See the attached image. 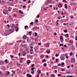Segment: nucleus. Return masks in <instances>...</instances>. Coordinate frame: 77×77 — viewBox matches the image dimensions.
<instances>
[{
	"label": "nucleus",
	"mask_w": 77,
	"mask_h": 77,
	"mask_svg": "<svg viewBox=\"0 0 77 77\" xmlns=\"http://www.w3.org/2000/svg\"><path fill=\"white\" fill-rule=\"evenodd\" d=\"M71 63H74L75 62V59L73 58L71 59Z\"/></svg>",
	"instance_id": "f257e3e1"
},
{
	"label": "nucleus",
	"mask_w": 77,
	"mask_h": 77,
	"mask_svg": "<svg viewBox=\"0 0 77 77\" xmlns=\"http://www.w3.org/2000/svg\"><path fill=\"white\" fill-rule=\"evenodd\" d=\"M60 58L61 60H64V59H65V56L63 55H61V56L60 57Z\"/></svg>",
	"instance_id": "f03ea898"
},
{
	"label": "nucleus",
	"mask_w": 77,
	"mask_h": 77,
	"mask_svg": "<svg viewBox=\"0 0 77 77\" xmlns=\"http://www.w3.org/2000/svg\"><path fill=\"white\" fill-rule=\"evenodd\" d=\"M11 27L13 28H15V25H14V24H12L11 25Z\"/></svg>",
	"instance_id": "7ed1b4c3"
},
{
	"label": "nucleus",
	"mask_w": 77,
	"mask_h": 77,
	"mask_svg": "<svg viewBox=\"0 0 77 77\" xmlns=\"http://www.w3.org/2000/svg\"><path fill=\"white\" fill-rule=\"evenodd\" d=\"M50 45V43H46L45 45V46L47 47H49V45Z\"/></svg>",
	"instance_id": "20e7f679"
},
{
	"label": "nucleus",
	"mask_w": 77,
	"mask_h": 77,
	"mask_svg": "<svg viewBox=\"0 0 77 77\" xmlns=\"http://www.w3.org/2000/svg\"><path fill=\"white\" fill-rule=\"evenodd\" d=\"M26 76L28 77H32V75H31L30 74H26Z\"/></svg>",
	"instance_id": "39448f33"
},
{
	"label": "nucleus",
	"mask_w": 77,
	"mask_h": 77,
	"mask_svg": "<svg viewBox=\"0 0 77 77\" xmlns=\"http://www.w3.org/2000/svg\"><path fill=\"white\" fill-rule=\"evenodd\" d=\"M26 52L24 51L23 53V56H26Z\"/></svg>",
	"instance_id": "423d86ee"
},
{
	"label": "nucleus",
	"mask_w": 77,
	"mask_h": 77,
	"mask_svg": "<svg viewBox=\"0 0 77 77\" xmlns=\"http://www.w3.org/2000/svg\"><path fill=\"white\" fill-rule=\"evenodd\" d=\"M58 7H60V8H62V5L61 3H60L59 5H58Z\"/></svg>",
	"instance_id": "0eeeda50"
},
{
	"label": "nucleus",
	"mask_w": 77,
	"mask_h": 77,
	"mask_svg": "<svg viewBox=\"0 0 77 77\" xmlns=\"http://www.w3.org/2000/svg\"><path fill=\"white\" fill-rule=\"evenodd\" d=\"M15 29H16V32H18V30H19V29H18V28L16 26L15 27Z\"/></svg>",
	"instance_id": "6e6552de"
},
{
	"label": "nucleus",
	"mask_w": 77,
	"mask_h": 77,
	"mask_svg": "<svg viewBox=\"0 0 77 77\" xmlns=\"http://www.w3.org/2000/svg\"><path fill=\"white\" fill-rule=\"evenodd\" d=\"M15 29H16V32H18V30H19V29H18V28L16 26L15 27Z\"/></svg>",
	"instance_id": "1a4fd4ad"
},
{
	"label": "nucleus",
	"mask_w": 77,
	"mask_h": 77,
	"mask_svg": "<svg viewBox=\"0 0 77 77\" xmlns=\"http://www.w3.org/2000/svg\"><path fill=\"white\" fill-rule=\"evenodd\" d=\"M26 38H27V36H26V35H25L23 36V39H26Z\"/></svg>",
	"instance_id": "9d476101"
},
{
	"label": "nucleus",
	"mask_w": 77,
	"mask_h": 77,
	"mask_svg": "<svg viewBox=\"0 0 77 77\" xmlns=\"http://www.w3.org/2000/svg\"><path fill=\"white\" fill-rule=\"evenodd\" d=\"M3 13L5 15H6V14H7V12H6V11H3Z\"/></svg>",
	"instance_id": "9b49d317"
},
{
	"label": "nucleus",
	"mask_w": 77,
	"mask_h": 77,
	"mask_svg": "<svg viewBox=\"0 0 77 77\" xmlns=\"http://www.w3.org/2000/svg\"><path fill=\"white\" fill-rule=\"evenodd\" d=\"M41 72V71H40V70H39L37 71L38 74H40Z\"/></svg>",
	"instance_id": "f8f14e48"
},
{
	"label": "nucleus",
	"mask_w": 77,
	"mask_h": 77,
	"mask_svg": "<svg viewBox=\"0 0 77 77\" xmlns=\"http://www.w3.org/2000/svg\"><path fill=\"white\" fill-rule=\"evenodd\" d=\"M9 32L11 33H12L13 32V30L12 29H9Z\"/></svg>",
	"instance_id": "ddd939ff"
},
{
	"label": "nucleus",
	"mask_w": 77,
	"mask_h": 77,
	"mask_svg": "<svg viewBox=\"0 0 77 77\" xmlns=\"http://www.w3.org/2000/svg\"><path fill=\"white\" fill-rule=\"evenodd\" d=\"M65 7L66 9H67V4H65Z\"/></svg>",
	"instance_id": "4468645a"
},
{
	"label": "nucleus",
	"mask_w": 77,
	"mask_h": 77,
	"mask_svg": "<svg viewBox=\"0 0 77 77\" xmlns=\"http://www.w3.org/2000/svg\"><path fill=\"white\" fill-rule=\"evenodd\" d=\"M51 77H55V75H54L53 74L51 75Z\"/></svg>",
	"instance_id": "2eb2a0df"
},
{
	"label": "nucleus",
	"mask_w": 77,
	"mask_h": 77,
	"mask_svg": "<svg viewBox=\"0 0 77 77\" xmlns=\"http://www.w3.org/2000/svg\"><path fill=\"white\" fill-rule=\"evenodd\" d=\"M12 72L13 74H15V71L12 70Z\"/></svg>",
	"instance_id": "dca6fc26"
},
{
	"label": "nucleus",
	"mask_w": 77,
	"mask_h": 77,
	"mask_svg": "<svg viewBox=\"0 0 77 77\" xmlns=\"http://www.w3.org/2000/svg\"><path fill=\"white\" fill-rule=\"evenodd\" d=\"M5 63H8V60H5Z\"/></svg>",
	"instance_id": "f3484780"
},
{
	"label": "nucleus",
	"mask_w": 77,
	"mask_h": 77,
	"mask_svg": "<svg viewBox=\"0 0 77 77\" xmlns=\"http://www.w3.org/2000/svg\"><path fill=\"white\" fill-rule=\"evenodd\" d=\"M34 29L35 30H38V28L37 27H35L34 28Z\"/></svg>",
	"instance_id": "a211bd4d"
},
{
	"label": "nucleus",
	"mask_w": 77,
	"mask_h": 77,
	"mask_svg": "<svg viewBox=\"0 0 77 77\" xmlns=\"http://www.w3.org/2000/svg\"><path fill=\"white\" fill-rule=\"evenodd\" d=\"M68 36H69V35L68 34H66L65 35V36L66 38H68Z\"/></svg>",
	"instance_id": "6ab92c4d"
},
{
	"label": "nucleus",
	"mask_w": 77,
	"mask_h": 77,
	"mask_svg": "<svg viewBox=\"0 0 77 77\" xmlns=\"http://www.w3.org/2000/svg\"><path fill=\"white\" fill-rule=\"evenodd\" d=\"M47 2L48 3H50L51 2V1L50 0H48Z\"/></svg>",
	"instance_id": "aec40b11"
},
{
	"label": "nucleus",
	"mask_w": 77,
	"mask_h": 77,
	"mask_svg": "<svg viewBox=\"0 0 77 77\" xmlns=\"http://www.w3.org/2000/svg\"><path fill=\"white\" fill-rule=\"evenodd\" d=\"M31 74H34V72H34V71H31Z\"/></svg>",
	"instance_id": "412c9836"
},
{
	"label": "nucleus",
	"mask_w": 77,
	"mask_h": 77,
	"mask_svg": "<svg viewBox=\"0 0 77 77\" xmlns=\"http://www.w3.org/2000/svg\"><path fill=\"white\" fill-rule=\"evenodd\" d=\"M60 39L61 40H63V37H62V36H61L60 37Z\"/></svg>",
	"instance_id": "4be33fe9"
},
{
	"label": "nucleus",
	"mask_w": 77,
	"mask_h": 77,
	"mask_svg": "<svg viewBox=\"0 0 77 77\" xmlns=\"http://www.w3.org/2000/svg\"><path fill=\"white\" fill-rule=\"evenodd\" d=\"M67 32V30H64V32H65V33H66Z\"/></svg>",
	"instance_id": "5701e85b"
},
{
	"label": "nucleus",
	"mask_w": 77,
	"mask_h": 77,
	"mask_svg": "<svg viewBox=\"0 0 77 77\" xmlns=\"http://www.w3.org/2000/svg\"><path fill=\"white\" fill-rule=\"evenodd\" d=\"M44 66H45V67H46V66H47V63H44Z\"/></svg>",
	"instance_id": "b1692460"
},
{
	"label": "nucleus",
	"mask_w": 77,
	"mask_h": 77,
	"mask_svg": "<svg viewBox=\"0 0 77 77\" xmlns=\"http://www.w3.org/2000/svg\"><path fill=\"white\" fill-rule=\"evenodd\" d=\"M27 27H28V26H25L24 28L25 29H26V28H27Z\"/></svg>",
	"instance_id": "393cba45"
},
{
	"label": "nucleus",
	"mask_w": 77,
	"mask_h": 77,
	"mask_svg": "<svg viewBox=\"0 0 77 77\" xmlns=\"http://www.w3.org/2000/svg\"><path fill=\"white\" fill-rule=\"evenodd\" d=\"M33 22H31V23H30V24H31V25H33Z\"/></svg>",
	"instance_id": "a878e982"
},
{
	"label": "nucleus",
	"mask_w": 77,
	"mask_h": 77,
	"mask_svg": "<svg viewBox=\"0 0 77 77\" xmlns=\"http://www.w3.org/2000/svg\"><path fill=\"white\" fill-rule=\"evenodd\" d=\"M45 60H46L45 59L43 60H42V62H45Z\"/></svg>",
	"instance_id": "bb28decb"
},
{
	"label": "nucleus",
	"mask_w": 77,
	"mask_h": 77,
	"mask_svg": "<svg viewBox=\"0 0 77 77\" xmlns=\"http://www.w3.org/2000/svg\"><path fill=\"white\" fill-rule=\"evenodd\" d=\"M47 53L48 54H49L50 53V51H47Z\"/></svg>",
	"instance_id": "cd10ccee"
},
{
	"label": "nucleus",
	"mask_w": 77,
	"mask_h": 77,
	"mask_svg": "<svg viewBox=\"0 0 77 77\" xmlns=\"http://www.w3.org/2000/svg\"><path fill=\"white\" fill-rule=\"evenodd\" d=\"M64 64V63L63 62L61 64V65L62 66H63V65Z\"/></svg>",
	"instance_id": "c85d7f7f"
},
{
	"label": "nucleus",
	"mask_w": 77,
	"mask_h": 77,
	"mask_svg": "<svg viewBox=\"0 0 77 77\" xmlns=\"http://www.w3.org/2000/svg\"><path fill=\"white\" fill-rule=\"evenodd\" d=\"M10 57H11L12 58H14V56L12 55H10Z\"/></svg>",
	"instance_id": "c756f323"
},
{
	"label": "nucleus",
	"mask_w": 77,
	"mask_h": 77,
	"mask_svg": "<svg viewBox=\"0 0 77 77\" xmlns=\"http://www.w3.org/2000/svg\"><path fill=\"white\" fill-rule=\"evenodd\" d=\"M35 36H37V33L36 32L35 33Z\"/></svg>",
	"instance_id": "7c9ffc66"
},
{
	"label": "nucleus",
	"mask_w": 77,
	"mask_h": 77,
	"mask_svg": "<svg viewBox=\"0 0 77 77\" xmlns=\"http://www.w3.org/2000/svg\"><path fill=\"white\" fill-rule=\"evenodd\" d=\"M31 69L32 71H33L34 70V68H32Z\"/></svg>",
	"instance_id": "2f4dec72"
},
{
	"label": "nucleus",
	"mask_w": 77,
	"mask_h": 77,
	"mask_svg": "<svg viewBox=\"0 0 77 77\" xmlns=\"http://www.w3.org/2000/svg\"><path fill=\"white\" fill-rule=\"evenodd\" d=\"M30 51H33V49H30Z\"/></svg>",
	"instance_id": "473e14b6"
},
{
	"label": "nucleus",
	"mask_w": 77,
	"mask_h": 77,
	"mask_svg": "<svg viewBox=\"0 0 77 77\" xmlns=\"http://www.w3.org/2000/svg\"><path fill=\"white\" fill-rule=\"evenodd\" d=\"M1 63L2 64H3V63H4V61H1Z\"/></svg>",
	"instance_id": "72a5a7b5"
},
{
	"label": "nucleus",
	"mask_w": 77,
	"mask_h": 77,
	"mask_svg": "<svg viewBox=\"0 0 77 77\" xmlns=\"http://www.w3.org/2000/svg\"><path fill=\"white\" fill-rule=\"evenodd\" d=\"M63 46V45L62 44H61L60 45V46Z\"/></svg>",
	"instance_id": "f704fd0d"
},
{
	"label": "nucleus",
	"mask_w": 77,
	"mask_h": 77,
	"mask_svg": "<svg viewBox=\"0 0 77 77\" xmlns=\"http://www.w3.org/2000/svg\"><path fill=\"white\" fill-rule=\"evenodd\" d=\"M35 22L36 23H38V20H35Z\"/></svg>",
	"instance_id": "c9c22d12"
},
{
	"label": "nucleus",
	"mask_w": 77,
	"mask_h": 77,
	"mask_svg": "<svg viewBox=\"0 0 77 77\" xmlns=\"http://www.w3.org/2000/svg\"><path fill=\"white\" fill-rule=\"evenodd\" d=\"M70 55L71 56H72V53H70Z\"/></svg>",
	"instance_id": "e433bc0d"
},
{
	"label": "nucleus",
	"mask_w": 77,
	"mask_h": 77,
	"mask_svg": "<svg viewBox=\"0 0 77 77\" xmlns=\"http://www.w3.org/2000/svg\"><path fill=\"white\" fill-rule=\"evenodd\" d=\"M75 40H76V41H77V36H75Z\"/></svg>",
	"instance_id": "4c0bfd02"
},
{
	"label": "nucleus",
	"mask_w": 77,
	"mask_h": 77,
	"mask_svg": "<svg viewBox=\"0 0 77 77\" xmlns=\"http://www.w3.org/2000/svg\"><path fill=\"white\" fill-rule=\"evenodd\" d=\"M58 76H61V77H62V76L59 74H58Z\"/></svg>",
	"instance_id": "58836bf2"
},
{
	"label": "nucleus",
	"mask_w": 77,
	"mask_h": 77,
	"mask_svg": "<svg viewBox=\"0 0 77 77\" xmlns=\"http://www.w3.org/2000/svg\"><path fill=\"white\" fill-rule=\"evenodd\" d=\"M34 64H32L31 66V67H33L34 66Z\"/></svg>",
	"instance_id": "ea45409f"
},
{
	"label": "nucleus",
	"mask_w": 77,
	"mask_h": 77,
	"mask_svg": "<svg viewBox=\"0 0 77 77\" xmlns=\"http://www.w3.org/2000/svg\"><path fill=\"white\" fill-rule=\"evenodd\" d=\"M69 42L70 43H71V44H72V41H69Z\"/></svg>",
	"instance_id": "a19ab883"
},
{
	"label": "nucleus",
	"mask_w": 77,
	"mask_h": 77,
	"mask_svg": "<svg viewBox=\"0 0 77 77\" xmlns=\"http://www.w3.org/2000/svg\"><path fill=\"white\" fill-rule=\"evenodd\" d=\"M7 26H8V28H10V26H9V24L7 25Z\"/></svg>",
	"instance_id": "79ce46f5"
},
{
	"label": "nucleus",
	"mask_w": 77,
	"mask_h": 77,
	"mask_svg": "<svg viewBox=\"0 0 77 77\" xmlns=\"http://www.w3.org/2000/svg\"><path fill=\"white\" fill-rule=\"evenodd\" d=\"M63 2H65L66 3V1L65 0H63Z\"/></svg>",
	"instance_id": "37998d69"
},
{
	"label": "nucleus",
	"mask_w": 77,
	"mask_h": 77,
	"mask_svg": "<svg viewBox=\"0 0 77 77\" xmlns=\"http://www.w3.org/2000/svg\"><path fill=\"white\" fill-rule=\"evenodd\" d=\"M30 63V61H28L27 62V63H28V64Z\"/></svg>",
	"instance_id": "c03bdc74"
},
{
	"label": "nucleus",
	"mask_w": 77,
	"mask_h": 77,
	"mask_svg": "<svg viewBox=\"0 0 77 77\" xmlns=\"http://www.w3.org/2000/svg\"><path fill=\"white\" fill-rule=\"evenodd\" d=\"M60 65H61V64H60V63H59L58 64V66H60Z\"/></svg>",
	"instance_id": "a18cd8bd"
},
{
	"label": "nucleus",
	"mask_w": 77,
	"mask_h": 77,
	"mask_svg": "<svg viewBox=\"0 0 77 77\" xmlns=\"http://www.w3.org/2000/svg\"><path fill=\"white\" fill-rule=\"evenodd\" d=\"M55 56H56V57H58V54H56V55H55Z\"/></svg>",
	"instance_id": "49530a36"
},
{
	"label": "nucleus",
	"mask_w": 77,
	"mask_h": 77,
	"mask_svg": "<svg viewBox=\"0 0 77 77\" xmlns=\"http://www.w3.org/2000/svg\"><path fill=\"white\" fill-rule=\"evenodd\" d=\"M39 74H38L37 77H39Z\"/></svg>",
	"instance_id": "de8ad7c7"
},
{
	"label": "nucleus",
	"mask_w": 77,
	"mask_h": 77,
	"mask_svg": "<svg viewBox=\"0 0 77 77\" xmlns=\"http://www.w3.org/2000/svg\"><path fill=\"white\" fill-rule=\"evenodd\" d=\"M23 8H26V6L24 5V6H23Z\"/></svg>",
	"instance_id": "09e8293b"
},
{
	"label": "nucleus",
	"mask_w": 77,
	"mask_h": 77,
	"mask_svg": "<svg viewBox=\"0 0 77 77\" xmlns=\"http://www.w3.org/2000/svg\"><path fill=\"white\" fill-rule=\"evenodd\" d=\"M28 2L29 3H30V0L28 1Z\"/></svg>",
	"instance_id": "8fccbe9b"
},
{
	"label": "nucleus",
	"mask_w": 77,
	"mask_h": 77,
	"mask_svg": "<svg viewBox=\"0 0 77 77\" xmlns=\"http://www.w3.org/2000/svg\"><path fill=\"white\" fill-rule=\"evenodd\" d=\"M37 18H39V15H37Z\"/></svg>",
	"instance_id": "3c124183"
},
{
	"label": "nucleus",
	"mask_w": 77,
	"mask_h": 77,
	"mask_svg": "<svg viewBox=\"0 0 77 77\" xmlns=\"http://www.w3.org/2000/svg\"><path fill=\"white\" fill-rule=\"evenodd\" d=\"M58 60V59H56V60H55V61H56V62H57Z\"/></svg>",
	"instance_id": "603ef678"
},
{
	"label": "nucleus",
	"mask_w": 77,
	"mask_h": 77,
	"mask_svg": "<svg viewBox=\"0 0 77 77\" xmlns=\"http://www.w3.org/2000/svg\"><path fill=\"white\" fill-rule=\"evenodd\" d=\"M38 45H41V43H38Z\"/></svg>",
	"instance_id": "864d4df0"
},
{
	"label": "nucleus",
	"mask_w": 77,
	"mask_h": 77,
	"mask_svg": "<svg viewBox=\"0 0 77 77\" xmlns=\"http://www.w3.org/2000/svg\"><path fill=\"white\" fill-rule=\"evenodd\" d=\"M7 72L8 73V74H9L10 73V72L9 71H7Z\"/></svg>",
	"instance_id": "5fc2aeb1"
},
{
	"label": "nucleus",
	"mask_w": 77,
	"mask_h": 77,
	"mask_svg": "<svg viewBox=\"0 0 77 77\" xmlns=\"http://www.w3.org/2000/svg\"><path fill=\"white\" fill-rule=\"evenodd\" d=\"M14 17H16V14H14Z\"/></svg>",
	"instance_id": "6e6d98bb"
},
{
	"label": "nucleus",
	"mask_w": 77,
	"mask_h": 77,
	"mask_svg": "<svg viewBox=\"0 0 77 77\" xmlns=\"http://www.w3.org/2000/svg\"><path fill=\"white\" fill-rule=\"evenodd\" d=\"M54 35H57V34L56 33H54Z\"/></svg>",
	"instance_id": "4d7b16f0"
},
{
	"label": "nucleus",
	"mask_w": 77,
	"mask_h": 77,
	"mask_svg": "<svg viewBox=\"0 0 77 77\" xmlns=\"http://www.w3.org/2000/svg\"><path fill=\"white\" fill-rule=\"evenodd\" d=\"M56 22H57V23H59V20H57Z\"/></svg>",
	"instance_id": "13d9d810"
},
{
	"label": "nucleus",
	"mask_w": 77,
	"mask_h": 77,
	"mask_svg": "<svg viewBox=\"0 0 77 77\" xmlns=\"http://www.w3.org/2000/svg\"><path fill=\"white\" fill-rule=\"evenodd\" d=\"M63 25H64V26H66V24L65 23H63Z\"/></svg>",
	"instance_id": "bf43d9fd"
},
{
	"label": "nucleus",
	"mask_w": 77,
	"mask_h": 77,
	"mask_svg": "<svg viewBox=\"0 0 77 77\" xmlns=\"http://www.w3.org/2000/svg\"><path fill=\"white\" fill-rule=\"evenodd\" d=\"M64 47H66V45H64Z\"/></svg>",
	"instance_id": "052dcab7"
},
{
	"label": "nucleus",
	"mask_w": 77,
	"mask_h": 77,
	"mask_svg": "<svg viewBox=\"0 0 77 77\" xmlns=\"http://www.w3.org/2000/svg\"><path fill=\"white\" fill-rule=\"evenodd\" d=\"M61 14H62V15H63L64 14H63V12H62Z\"/></svg>",
	"instance_id": "680f3d73"
},
{
	"label": "nucleus",
	"mask_w": 77,
	"mask_h": 77,
	"mask_svg": "<svg viewBox=\"0 0 77 77\" xmlns=\"http://www.w3.org/2000/svg\"><path fill=\"white\" fill-rule=\"evenodd\" d=\"M53 6H52V5H51L50 6V8H52V7Z\"/></svg>",
	"instance_id": "e2e57ef3"
},
{
	"label": "nucleus",
	"mask_w": 77,
	"mask_h": 77,
	"mask_svg": "<svg viewBox=\"0 0 77 77\" xmlns=\"http://www.w3.org/2000/svg\"><path fill=\"white\" fill-rule=\"evenodd\" d=\"M66 58L67 59H68V56H66Z\"/></svg>",
	"instance_id": "0e129e2a"
},
{
	"label": "nucleus",
	"mask_w": 77,
	"mask_h": 77,
	"mask_svg": "<svg viewBox=\"0 0 77 77\" xmlns=\"http://www.w3.org/2000/svg\"><path fill=\"white\" fill-rule=\"evenodd\" d=\"M30 48H33V47H32V46H30Z\"/></svg>",
	"instance_id": "69168bd1"
},
{
	"label": "nucleus",
	"mask_w": 77,
	"mask_h": 77,
	"mask_svg": "<svg viewBox=\"0 0 77 77\" xmlns=\"http://www.w3.org/2000/svg\"><path fill=\"white\" fill-rule=\"evenodd\" d=\"M55 73H56L57 72V70H55Z\"/></svg>",
	"instance_id": "338daca9"
},
{
	"label": "nucleus",
	"mask_w": 77,
	"mask_h": 77,
	"mask_svg": "<svg viewBox=\"0 0 77 77\" xmlns=\"http://www.w3.org/2000/svg\"><path fill=\"white\" fill-rule=\"evenodd\" d=\"M69 68V66H67V68Z\"/></svg>",
	"instance_id": "774afa93"
}]
</instances>
